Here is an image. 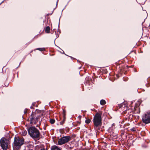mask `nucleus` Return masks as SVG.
Listing matches in <instances>:
<instances>
[{
	"mask_svg": "<svg viewBox=\"0 0 150 150\" xmlns=\"http://www.w3.org/2000/svg\"><path fill=\"white\" fill-rule=\"evenodd\" d=\"M28 134L33 139H39L40 137L39 130L35 127H30L28 129Z\"/></svg>",
	"mask_w": 150,
	"mask_h": 150,
	"instance_id": "nucleus-1",
	"label": "nucleus"
},
{
	"mask_svg": "<svg viewBox=\"0 0 150 150\" xmlns=\"http://www.w3.org/2000/svg\"><path fill=\"white\" fill-rule=\"evenodd\" d=\"M93 122L95 126L96 127L101 126L102 124L101 115L98 113H96L94 117Z\"/></svg>",
	"mask_w": 150,
	"mask_h": 150,
	"instance_id": "nucleus-2",
	"label": "nucleus"
},
{
	"mask_svg": "<svg viewBox=\"0 0 150 150\" xmlns=\"http://www.w3.org/2000/svg\"><path fill=\"white\" fill-rule=\"evenodd\" d=\"M24 142V141L23 139H20L19 138L15 137L13 146L16 149H18L23 144Z\"/></svg>",
	"mask_w": 150,
	"mask_h": 150,
	"instance_id": "nucleus-3",
	"label": "nucleus"
},
{
	"mask_svg": "<svg viewBox=\"0 0 150 150\" xmlns=\"http://www.w3.org/2000/svg\"><path fill=\"white\" fill-rule=\"evenodd\" d=\"M71 138L70 136H63L59 139L58 144L62 145L65 144L71 140Z\"/></svg>",
	"mask_w": 150,
	"mask_h": 150,
	"instance_id": "nucleus-4",
	"label": "nucleus"
},
{
	"mask_svg": "<svg viewBox=\"0 0 150 150\" xmlns=\"http://www.w3.org/2000/svg\"><path fill=\"white\" fill-rule=\"evenodd\" d=\"M143 122L146 124L150 123V111L145 113L142 117Z\"/></svg>",
	"mask_w": 150,
	"mask_h": 150,
	"instance_id": "nucleus-5",
	"label": "nucleus"
},
{
	"mask_svg": "<svg viewBox=\"0 0 150 150\" xmlns=\"http://www.w3.org/2000/svg\"><path fill=\"white\" fill-rule=\"evenodd\" d=\"M8 141L6 139H1L0 141V144L3 150H6L8 146Z\"/></svg>",
	"mask_w": 150,
	"mask_h": 150,
	"instance_id": "nucleus-6",
	"label": "nucleus"
},
{
	"mask_svg": "<svg viewBox=\"0 0 150 150\" xmlns=\"http://www.w3.org/2000/svg\"><path fill=\"white\" fill-rule=\"evenodd\" d=\"M35 117H36V116L35 114L33 113V112H32V114L29 117H30V124H35L37 123H35L34 121L35 119Z\"/></svg>",
	"mask_w": 150,
	"mask_h": 150,
	"instance_id": "nucleus-7",
	"label": "nucleus"
},
{
	"mask_svg": "<svg viewBox=\"0 0 150 150\" xmlns=\"http://www.w3.org/2000/svg\"><path fill=\"white\" fill-rule=\"evenodd\" d=\"M51 150H61L59 148H58V147L56 146H52L51 148Z\"/></svg>",
	"mask_w": 150,
	"mask_h": 150,
	"instance_id": "nucleus-8",
	"label": "nucleus"
},
{
	"mask_svg": "<svg viewBox=\"0 0 150 150\" xmlns=\"http://www.w3.org/2000/svg\"><path fill=\"white\" fill-rule=\"evenodd\" d=\"M40 146H37L35 147V149L36 150H47V149H42V148H40Z\"/></svg>",
	"mask_w": 150,
	"mask_h": 150,
	"instance_id": "nucleus-9",
	"label": "nucleus"
},
{
	"mask_svg": "<svg viewBox=\"0 0 150 150\" xmlns=\"http://www.w3.org/2000/svg\"><path fill=\"white\" fill-rule=\"evenodd\" d=\"M35 120H34V121L35 122V123H37L38 121V120L40 119V115H38L36 116Z\"/></svg>",
	"mask_w": 150,
	"mask_h": 150,
	"instance_id": "nucleus-10",
	"label": "nucleus"
},
{
	"mask_svg": "<svg viewBox=\"0 0 150 150\" xmlns=\"http://www.w3.org/2000/svg\"><path fill=\"white\" fill-rule=\"evenodd\" d=\"M63 118H64L63 120L62 121H61L60 123V124L61 125H62L64 124V121H65V114L64 113V114L63 115Z\"/></svg>",
	"mask_w": 150,
	"mask_h": 150,
	"instance_id": "nucleus-11",
	"label": "nucleus"
},
{
	"mask_svg": "<svg viewBox=\"0 0 150 150\" xmlns=\"http://www.w3.org/2000/svg\"><path fill=\"white\" fill-rule=\"evenodd\" d=\"M50 28L49 26L47 27L45 30L46 32L47 33H49L50 32Z\"/></svg>",
	"mask_w": 150,
	"mask_h": 150,
	"instance_id": "nucleus-12",
	"label": "nucleus"
},
{
	"mask_svg": "<svg viewBox=\"0 0 150 150\" xmlns=\"http://www.w3.org/2000/svg\"><path fill=\"white\" fill-rule=\"evenodd\" d=\"M100 103L101 105H103L105 104L106 102H105V101L104 100H101L100 101Z\"/></svg>",
	"mask_w": 150,
	"mask_h": 150,
	"instance_id": "nucleus-13",
	"label": "nucleus"
},
{
	"mask_svg": "<svg viewBox=\"0 0 150 150\" xmlns=\"http://www.w3.org/2000/svg\"><path fill=\"white\" fill-rule=\"evenodd\" d=\"M37 50H39L40 51H45V49L44 48H38L37 49Z\"/></svg>",
	"mask_w": 150,
	"mask_h": 150,
	"instance_id": "nucleus-14",
	"label": "nucleus"
},
{
	"mask_svg": "<svg viewBox=\"0 0 150 150\" xmlns=\"http://www.w3.org/2000/svg\"><path fill=\"white\" fill-rule=\"evenodd\" d=\"M55 121V120L53 119H50V122L52 124L54 123Z\"/></svg>",
	"mask_w": 150,
	"mask_h": 150,
	"instance_id": "nucleus-15",
	"label": "nucleus"
},
{
	"mask_svg": "<svg viewBox=\"0 0 150 150\" xmlns=\"http://www.w3.org/2000/svg\"><path fill=\"white\" fill-rule=\"evenodd\" d=\"M91 122V120L90 119H88L85 120V122L87 124H88Z\"/></svg>",
	"mask_w": 150,
	"mask_h": 150,
	"instance_id": "nucleus-16",
	"label": "nucleus"
},
{
	"mask_svg": "<svg viewBox=\"0 0 150 150\" xmlns=\"http://www.w3.org/2000/svg\"><path fill=\"white\" fill-rule=\"evenodd\" d=\"M130 130L131 131L133 132H135L136 131V129L134 127H133V128L131 129Z\"/></svg>",
	"mask_w": 150,
	"mask_h": 150,
	"instance_id": "nucleus-17",
	"label": "nucleus"
},
{
	"mask_svg": "<svg viewBox=\"0 0 150 150\" xmlns=\"http://www.w3.org/2000/svg\"><path fill=\"white\" fill-rule=\"evenodd\" d=\"M27 134V132L26 131H24V133L23 134V135L25 136L26 135V134Z\"/></svg>",
	"mask_w": 150,
	"mask_h": 150,
	"instance_id": "nucleus-18",
	"label": "nucleus"
},
{
	"mask_svg": "<svg viewBox=\"0 0 150 150\" xmlns=\"http://www.w3.org/2000/svg\"><path fill=\"white\" fill-rule=\"evenodd\" d=\"M24 114H25L27 113V110L26 109H25L24 111Z\"/></svg>",
	"mask_w": 150,
	"mask_h": 150,
	"instance_id": "nucleus-19",
	"label": "nucleus"
},
{
	"mask_svg": "<svg viewBox=\"0 0 150 150\" xmlns=\"http://www.w3.org/2000/svg\"><path fill=\"white\" fill-rule=\"evenodd\" d=\"M62 51L63 52H61L62 53V54H64V51L62 50Z\"/></svg>",
	"mask_w": 150,
	"mask_h": 150,
	"instance_id": "nucleus-20",
	"label": "nucleus"
},
{
	"mask_svg": "<svg viewBox=\"0 0 150 150\" xmlns=\"http://www.w3.org/2000/svg\"><path fill=\"white\" fill-rule=\"evenodd\" d=\"M58 0H57V2L56 6H57V2H58Z\"/></svg>",
	"mask_w": 150,
	"mask_h": 150,
	"instance_id": "nucleus-21",
	"label": "nucleus"
},
{
	"mask_svg": "<svg viewBox=\"0 0 150 150\" xmlns=\"http://www.w3.org/2000/svg\"><path fill=\"white\" fill-rule=\"evenodd\" d=\"M4 1H3L0 4V5H1L3 2H4Z\"/></svg>",
	"mask_w": 150,
	"mask_h": 150,
	"instance_id": "nucleus-22",
	"label": "nucleus"
},
{
	"mask_svg": "<svg viewBox=\"0 0 150 150\" xmlns=\"http://www.w3.org/2000/svg\"><path fill=\"white\" fill-rule=\"evenodd\" d=\"M69 148L70 149H72V147H69Z\"/></svg>",
	"mask_w": 150,
	"mask_h": 150,
	"instance_id": "nucleus-23",
	"label": "nucleus"
},
{
	"mask_svg": "<svg viewBox=\"0 0 150 150\" xmlns=\"http://www.w3.org/2000/svg\"><path fill=\"white\" fill-rule=\"evenodd\" d=\"M30 108L31 109H32V108H33V107H32V106H31V107H30Z\"/></svg>",
	"mask_w": 150,
	"mask_h": 150,
	"instance_id": "nucleus-24",
	"label": "nucleus"
},
{
	"mask_svg": "<svg viewBox=\"0 0 150 150\" xmlns=\"http://www.w3.org/2000/svg\"><path fill=\"white\" fill-rule=\"evenodd\" d=\"M60 18H59V21H60Z\"/></svg>",
	"mask_w": 150,
	"mask_h": 150,
	"instance_id": "nucleus-25",
	"label": "nucleus"
}]
</instances>
